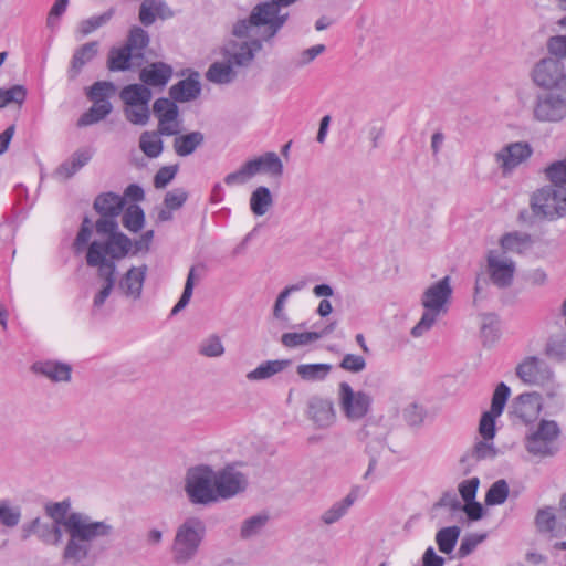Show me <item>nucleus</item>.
I'll list each match as a JSON object with an SVG mask.
<instances>
[{
  "label": "nucleus",
  "instance_id": "412c9836",
  "mask_svg": "<svg viewBox=\"0 0 566 566\" xmlns=\"http://www.w3.org/2000/svg\"><path fill=\"white\" fill-rule=\"evenodd\" d=\"M200 94L201 83L197 71H192L187 78L178 81L169 88L170 98L178 103L191 102Z\"/></svg>",
  "mask_w": 566,
  "mask_h": 566
},
{
  "label": "nucleus",
  "instance_id": "aec40b11",
  "mask_svg": "<svg viewBox=\"0 0 566 566\" xmlns=\"http://www.w3.org/2000/svg\"><path fill=\"white\" fill-rule=\"evenodd\" d=\"M172 66L161 62H153L139 72L140 82L149 87H165L172 76Z\"/></svg>",
  "mask_w": 566,
  "mask_h": 566
},
{
  "label": "nucleus",
  "instance_id": "dca6fc26",
  "mask_svg": "<svg viewBox=\"0 0 566 566\" xmlns=\"http://www.w3.org/2000/svg\"><path fill=\"white\" fill-rule=\"evenodd\" d=\"M542 409V396L538 392H523L514 398L510 413L523 423H531Z\"/></svg>",
  "mask_w": 566,
  "mask_h": 566
},
{
  "label": "nucleus",
  "instance_id": "ddd939ff",
  "mask_svg": "<svg viewBox=\"0 0 566 566\" xmlns=\"http://www.w3.org/2000/svg\"><path fill=\"white\" fill-rule=\"evenodd\" d=\"M125 207V198L120 195L107 191L96 196L93 202V209L99 214L95 222V230H98L99 222L108 221L118 226L117 217Z\"/></svg>",
  "mask_w": 566,
  "mask_h": 566
},
{
  "label": "nucleus",
  "instance_id": "a18cd8bd",
  "mask_svg": "<svg viewBox=\"0 0 566 566\" xmlns=\"http://www.w3.org/2000/svg\"><path fill=\"white\" fill-rule=\"evenodd\" d=\"M27 98V88L15 84L9 88L0 87V109L10 105L21 106Z\"/></svg>",
  "mask_w": 566,
  "mask_h": 566
},
{
  "label": "nucleus",
  "instance_id": "338daca9",
  "mask_svg": "<svg viewBox=\"0 0 566 566\" xmlns=\"http://www.w3.org/2000/svg\"><path fill=\"white\" fill-rule=\"evenodd\" d=\"M500 417L499 415L492 413L491 411H485L479 423V433L482 439L486 441H492L496 434L495 420Z\"/></svg>",
  "mask_w": 566,
  "mask_h": 566
},
{
  "label": "nucleus",
  "instance_id": "c9c22d12",
  "mask_svg": "<svg viewBox=\"0 0 566 566\" xmlns=\"http://www.w3.org/2000/svg\"><path fill=\"white\" fill-rule=\"evenodd\" d=\"M532 242L531 234L518 231L507 232L500 240V244L504 251L517 253H522Z\"/></svg>",
  "mask_w": 566,
  "mask_h": 566
},
{
  "label": "nucleus",
  "instance_id": "3c124183",
  "mask_svg": "<svg viewBox=\"0 0 566 566\" xmlns=\"http://www.w3.org/2000/svg\"><path fill=\"white\" fill-rule=\"evenodd\" d=\"M556 515L552 506L539 509L535 516V525L541 533H554L556 527Z\"/></svg>",
  "mask_w": 566,
  "mask_h": 566
},
{
  "label": "nucleus",
  "instance_id": "4468645a",
  "mask_svg": "<svg viewBox=\"0 0 566 566\" xmlns=\"http://www.w3.org/2000/svg\"><path fill=\"white\" fill-rule=\"evenodd\" d=\"M532 154L533 149L528 143L516 142L505 145L496 153L495 159L503 174L506 175L527 160Z\"/></svg>",
  "mask_w": 566,
  "mask_h": 566
},
{
  "label": "nucleus",
  "instance_id": "20e7f679",
  "mask_svg": "<svg viewBox=\"0 0 566 566\" xmlns=\"http://www.w3.org/2000/svg\"><path fill=\"white\" fill-rule=\"evenodd\" d=\"M216 471L208 464H198L187 470L185 492L193 505L208 506L217 503Z\"/></svg>",
  "mask_w": 566,
  "mask_h": 566
},
{
  "label": "nucleus",
  "instance_id": "a211bd4d",
  "mask_svg": "<svg viewBox=\"0 0 566 566\" xmlns=\"http://www.w3.org/2000/svg\"><path fill=\"white\" fill-rule=\"evenodd\" d=\"M378 428V423L373 419H367L358 432L359 439L366 440L370 437H374L373 441H369L366 446V451L369 454V463L368 469L364 474V479H367L371 472L375 470L378 462V453L386 444V437L381 432L377 434L374 429Z\"/></svg>",
  "mask_w": 566,
  "mask_h": 566
},
{
  "label": "nucleus",
  "instance_id": "7c9ffc66",
  "mask_svg": "<svg viewBox=\"0 0 566 566\" xmlns=\"http://www.w3.org/2000/svg\"><path fill=\"white\" fill-rule=\"evenodd\" d=\"M237 72L228 57H224L223 62H213L206 72V78L214 84H229L233 82Z\"/></svg>",
  "mask_w": 566,
  "mask_h": 566
},
{
  "label": "nucleus",
  "instance_id": "6ab92c4d",
  "mask_svg": "<svg viewBox=\"0 0 566 566\" xmlns=\"http://www.w3.org/2000/svg\"><path fill=\"white\" fill-rule=\"evenodd\" d=\"M147 271V264H142L140 266H132L119 280L118 287L127 297L139 300L142 297Z\"/></svg>",
  "mask_w": 566,
  "mask_h": 566
},
{
  "label": "nucleus",
  "instance_id": "a878e982",
  "mask_svg": "<svg viewBox=\"0 0 566 566\" xmlns=\"http://www.w3.org/2000/svg\"><path fill=\"white\" fill-rule=\"evenodd\" d=\"M98 42H87L74 51L71 64L67 71L69 77L74 80L81 73L82 69L91 62L98 53Z\"/></svg>",
  "mask_w": 566,
  "mask_h": 566
},
{
  "label": "nucleus",
  "instance_id": "2eb2a0df",
  "mask_svg": "<svg viewBox=\"0 0 566 566\" xmlns=\"http://www.w3.org/2000/svg\"><path fill=\"white\" fill-rule=\"evenodd\" d=\"M306 415L318 429L329 428L336 420L333 400L319 396H313L308 399Z\"/></svg>",
  "mask_w": 566,
  "mask_h": 566
},
{
  "label": "nucleus",
  "instance_id": "09e8293b",
  "mask_svg": "<svg viewBox=\"0 0 566 566\" xmlns=\"http://www.w3.org/2000/svg\"><path fill=\"white\" fill-rule=\"evenodd\" d=\"M544 354L557 361L566 360V337L560 335L551 336L545 344Z\"/></svg>",
  "mask_w": 566,
  "mask_h": 566
},
{
  "label": "nucleus",
  "instance_id": "f03ea898",
  "mask_svg": "<svg viewBox=\"0 0 566 566\" xmlns=\"http://www.w3.org/2000/svg\"><path fill=\"white\" fill-rule=\"evenodd\" d=\"M281 8H266L255 6L250 15L238 20L232 28V34L237 38H247L253 28H263L260 35L264 42H270L289 20V13H280Z\"/></svg>",
  "mask_w": 566,
  "mask_h": 566
},
{
  "label": "nucleus",
  "instance_id": "0eeeda50",
  "mask_svg": "<svg viewBox=\"0 0 566 566\" xmlns=\"http://www.w3.org/2000/svg\"><path fill=\"white\" fill-rule=\"evenodd\" d=\"M534 118L543 123H558L566 117V91L546 90L536 95Z\"/></svg>",
  "mask_w": 566,
  "mask_h": 566
},
{
  "label": "nucleus",
  "instance_id": "a19ab883",
  "mask_svg": "<svg viewBox=\"0 0 566 566\" xmlns=\"http://www.w3.org/2000/svg\"><path fill=\"white\" fill-rule=\"evenodd\" d=\"M332 365L318 363V364H301L296 368L297 375L306 381H319L324 380L329 371Z\"/></svg>",
  "mask_w": 566,
  "mask_h": 566
},
{
  "label": "nucleus",
  "instance_id": "864d4df0",
  "mask_svg": "<svg viewBox=\"0 0 566 566\" xmlns=\"http://www.w3.org/2000/svg\"><path fill=\"white\" fill-rule=\"evenodd\" d=\"M511 395V389L505 382H500L492 396L491 408L489 411L501 416Z\"/></svg>",
  "mask_w": 566,
  "mask_h": 566
},
{
  "label": "nucleus",
  "instance_id": "f3484780",
  "mask_svg": "<svg viewBox=\"0 0 566 566\" xmlns=\"http://www.w3.org/2000/svg\"><path fill=\"white\" fill-rule=\"evenodd\" d=\"M450 276L446 275L431 284L422 294L421 304L424 308L447 312V304L452 296Z\"/></svg>",
  "mask_w": 566,
  "mask_h": 566
},
{
  "label": "nucleus",
  "instance_id": "1a4fd4ad",
  "mask_svg": "<svg viewBox=\"0 0 566 566\" xmlns=\"http://www.w3.org/2000/svg\"><path fill=\"white\" fill-rule=\"evenodd\" d=\"M338 394L340 409L348 420H360L369 412L373 399L365 391H354L348 382L343 381Z\"/></svg>",
  "mask_w": 566,
  "mask_h": 566
},
{
  "label": "nucleus",
  "instance_id": "6e6552de",
  "mask_svg": "<svg viewBox=\"0 0 566 566\" xmlns=\"http://www.w3.org/2000/svg\"><path fill=\"white\" fill-rule=\"evenodd\" d=\"M532 78L537 86L546 90H565L566 73L564 64L555 57H544L539 60L533 71Z\"/></svg>",
  "mask_w": 566,
  "mask_h": 566
},
{
  "label": "nucleus",
  "instance_id": "b1692460",
  "mask_svg": "<svg viewBox=\"0 0 566 566\" xmlns=\"http://www.w3.org/2000/svg\"><path fill=\"white\" fill-rule=\"evenodd\" d=\"M264 40L260 35L256 39H252L247 42H242L238 50L231 53L228 49H224L222 54L223 57H228L232 65L247 66L254 59L255 54L262 50V43Z\"/></svg>",
  "mask_w": 566,
  "mask_h": 566
},
{
  "label": "nucleus",
  "instance_id": "4d7b16f0",
  "mask_svg": "<svg viewBox=\"0 0 566 566\" xmlns=\"http://www.w3.org/2000/svg\"><path fill=\"white\" fill-rule=\"evenodd\" d=\"M403 419L410 427H420L427 416V409L417 402L408 405L402 412Z\"/></svg>",
  "mask_w": 566,
  "mask_h": 566
},
{
  "label": "nucleus",
  "instance_id": "5fc2aeb1",
  "mask_svg": "<svg viewBox=\"0 0 566 566\" xmlns=\"http://www.w3.org/2000/svg\"><path fill=\"white\" fill-rule=\"evenodd\" d=\"M193 286H195V266H191L189 270V273L187 275V280L184 286V291L181 293L180 298L175 304V306L171 310L170 315H177L180 311H182L190 302V298L193 293Z\"/></svg>",
  "mask_w": 566,
  "mask_h": 566
},
{
  "label": "nucleus",
  "instance_id": "ea45409f",
  "mask_svg": "<svg viewBox=\"0 0 566 566\" xmlns=\"http://www.w3.org/2000/svg\"><path fill=\"white\" fill-rule=\"evenodd\" d=\"M461 528L457 525L443 527L436 534V543L438 548L443 554L453 552L459 539Z\"/></svg>",
  "mask_w": 566,
  "mask_h": 566
},
{
  "label": "nucleus",
  "instance_id": "f8f14e48",
  "mask_svg": "<svg viewBox=\"0 0 566 566\" xmlns=\"http://www.w3.org/2000/svg\"><path fill=\"white\" fill-rule=\"evenodd\" d=\"M178 102L172 98L159 97L153 104V113L158 118L159 134L164 136L178 135Z\"/></svg>",
  "mask_w": 566,
  "mask_h": 566
},
{
  "label": "nucleus",
  "instance_id": "393cba45",
  "mask_svg": "<svg viewBox=\"0 0 566 566\" xmlns=\"http://www.w3.org/2000/svg\"><path fill=\"white\" fill-rule=\"evenodd\" d=\"M144 59V53H133L125 44L120 48H112L108 52L107 67L111 72L129 71L133 61Z\"/></svg>",
  "mask_w": 566,
  "mask_h": 566
},
{
  "label": "nucleus",
  "instance_id": "473e14b6",
  "mask_svg": "<svg viewBox=\"0 0 566 566\" xmlns=\"http://www.w3.org/2000/svg\"><path fill=\"white\" fill-rule=\"evenodd\" d=\"M292 364L291 359L266 360L260 364L255 369L247 374V378L251 381L265 380L270 377L283 371Z\"/></svg>",
  "mask_w": 566,
  "mask_h": 566
},
{
  "label": "nucleus",
  "instance_id": "6e6d98bb",
  "mask_svg": "<svg viewBox=\"0 0 566 566\" xmlns=\"http://www.w3.org/2000/svg\"><path fill=\"white\" fill-rule=\"evenodd\" d=\"M559 434L560 429L557 422L554 420L545 419L541 420L537 430L531 433V436L541 438L542 440H546L551 443H554Z\"/></svg>",
  "mask_w": 566,
  "mask_h": 566
},
{
  "label": "nucleus",
  "instance_id": "7ed1b4c3",
  "mask_svg": "<svg viewBox=\"0 0 566 566\" xmlns=\"http://www.w3.org/2000/svg\"><path fill=\"white\" fill-rule=\"evenodd\" d=\"M206 536V525L199 517H189L178 527L172 543V558L178 565L192 560Z\"/></svg>",
  "mask_w": 566,
  "mask_h": 566
},
{
  "label": "nucleus",
  "instance_id": "5701e85b",
  "mask_svg": "<svg viewBox=\"0 0 566 566\" xmlns=\"http://www.w3.org/2000/svg\"><path fill=\"white\" fill-rule=\"evenodd\" d=\"M488 270L493 284L500 289L509 287L514 277L515 265L513 262L497 260L490 252L488 256Z\"/></svg>",
  "mask_w": 566,
  "mask_h": 566
},
{
  "label": "nucleus",
  "instance_id": "79ce46f5",
  "mask_svg": "<svg viewBox=\"0 0 566 566\" xmlns=\"http://www.w3.org/2000/svg\"><path fill=\"white\" fill-rule=\"evenodd\" d=\"M269 518L270 517L266 513H261L244 520L240 528L241 539H250L261 534L262 530L268 524Z\"/></svg>",
  "mask_w": 566,
  "mask_h": 566
},
{
  "label": "nucleus",
  "instance_id": "8fccbe9b",
  "mask_svg": "<svg viewBox=\"0 0 566 566\" xmlns=\"http://www.w3.org/2000/svg\"><path fill=\"white\" fill-rule=\"evenodd\" d=\"M114 14L115 9L109 8L102 14L93 15L88 19L81 21L78 30L82 33V35H88L90 33L106 24L113 18Z\"/></svg>",
  "mask_w": 566,
  "mask_h": 566
},
{
  "label": "nucleus",
  "instance_id": "c85d7f7f",
  "mask_svg": "<svg viewBox=\"0 0 566 566\" xmlns=\"http://www.w3.org/2000/svg\"><path fill=\"white\" fill-rule=\"evenodd\" d=\"M205 143V135L199 130L190 132L184 135H178L174 139V150L180 157H188L192 155L197 148Z\"/></svg>",
  "mask_w": 566,
  "mask_h": 566
},
{
  "label": "nucleus",
  "instance_id": "69168bd1",
  "mask_svg": "<svg viewBox=\"0 0 566 566\" xmlns=\"http://www.w3.org/2000/svg\"><path fill=\"white\" fill-rule=\"evenodd\" d=\"M254 166L255 165H249L248 161L244 163L238 170L230 172L224 177V184L227 186L245 184L254 176L253 170L256 168Z\"/></svg>",
  "mask_w": 566,
  "mask_h": 566
},
{
  "label": "nucleus",
  "instance_id": "de8ad7c7",
  "mask_svg": "<svg viewBox=\"0 0 566 566\" xmlns=\"http://www.w3.org/2000/svg\"><path fill=\"white\" fill-rule=\"evenodd\" d=\"M319 338L321 334H317V332L284 333L281 337V343L287 348H295L305 346Z\"/></svg>",
  "mask_w": 566,
  "mask_h": 566
},
{
  "label": "nucleus",
  "instance_id": "0e129e2a",
  "mask_svg": "<svg viewBox=\"0 0 566 566\" xmlns=\"http://www.w3.org/2000/svg\"><path fill=\"white\" fill-rule=\"evenodd\" d=\"M115 86L112 82H95L87 91V97L93 103L101 104L108 101V95L114 92Z\"/></svg>",
  "mask_w": 566,
  "mask_h": 566
},
{
  "label": "nucleus",
  "instance_id": "cd10ccee",
  "mask_svg": "<svg viewBox=\"0 0 566 566\" xmlns=\"http://www.w3.org/2000/svg\"><path fill=\"white\" fill-rule=\"evenodd\" d=\"M120 99L126 106H146L151 101V90L143 83H134L124 86L119 93Z\"/></svg>",
  "mask_w": 566,
  "mask_h": 566
},
{
  "label": "nucleus",
  "instance_id": "9b49d317",
  "mask_svg": "<svg viewBox=\"0 0 566 566\" xmlns=\"http://www.w3.org/2000/svg\"><path fill=\"white\" fill-rule=\"evenodd\" d=\"M216 495L217 503L221 500H229L243 492L247 486L244 475L231 467L216 471Z\"/></svg>",
  "mask_w": 566,
  "mask_h": 566
},
{
  "label": "nucleus",
  "instance_id": "49530a36",
  "mask_svg": "<svg viewBox=\"0 0 566 566\" xmlns=\"http://www.w3.org/2000/svg\"><path fill=\"white\" fill-rule=\"evenodd\" d=\"M509 493L507 482L504 479H500L489 488L484 502L488 506L501 505L506 501Z\"/></svg>",
  "mask_w": 566,
  "mask_h": 566
},
{
  "label": "nucleus",
  "instance_id": "f704fd0d",
  "mask_svg": "<svg viewBox=\"0 0 566 566\" xmlns=\"http://www.w3.org/2000/svg\"><path fill=\"white\" fill-rule=\"evenodd\" d=\"M273 205V196L265 186L256 187L250 197V210L256 216H264Z\"/></svg>",
  "mask_w": 566,
  "mask_h": 566
},
{
  "label": "nucleus",
  "instance_id": "2f4dec72",
  "mask_svg": "<svg viewBox=\"0 0 566 566\" xmlns=\"http://www.w3.org/2000/svg\"><path fill=\"white\" fill-rule=\"evenodd\" d=\"M480 334L484 346L495 344L501 336L500 317L495 313H483L480 315Z\"/></svg>",
  "mask_w": 566,
  "mask_h": 566
},
{
  "label": "nucleus",
  "instance_id": "680f3d73",
  "mask_svg": "<svg viewBox=\"0 0 566 566\" xmlns=\"http://www.w3.org/2000/svg\"><path fill=\"white\" fill-rule=\"evenodd\" d=\"M424 310L420 321L411 329L413 337H420L424 332L429 331L436 323L438 316L443 313V311Z\"/></svg>",
  "mask_w": 566,
  "mask_h": 566
},
{
  "label": "nucleus",
  "instance_id": "052dcab7",
  "mask_svg": "<svg viewBox=\"0 0 566 566\" xmlns=\"http://www.w3.org/2000/svg\"><path fill=\"white\" fill-rule=\"evenodd\" d=\"M545 175L547 179L555 187H564L566 185V160H558L551 164L545 169Z\"/></svg>",
  "mask_w": 566,
  "mask_h": 566
},
{
  "label": "nucleus",
  "instance_id": "4c0bfd02",
  "mask_svg": "<svg viewBox=\"0 0 566 566\" xmlns=\"http://www.w3.org/2000/svg\"><path fill=\"white\" fill-rule=\"evenodd\" d=\"M159 129L156 132H144L139 137V148L149 158H157L164 150V143Z\"/></svg>",
  "mask_w": 566,
  "mask_h": 566
},
{
  "label": "nucleus",
  "instance_id": "37998d69",
  "mask_svg": "<svg viewBox=\"0 0 566 566\" xmlns=\"http://www.w3.org/2000/svg\"><path fill=\"white\" fill-rule=\"evenodd\" d=\"M525 448L528 453L542 458L553 457L558 452V447L541 438L528 434L525 441Z\"/></svg>",
  "mask_w": 566,
  "mask_h": 566
},
{
  "label": "nucleus",
  "instance_id": "603ef678",
  "mask_svg": "<svg viewBox=\"0 0 566 566\" xmlns=\"http://www.w3.org/2000/svg\"><path fill=\"white\" fill-rule=\"evenodd\" d=\"M119 259H112L107 254L87 250L86 252V264L91 268H95L97 265H102L107 272L116 276V261Z\"/></svg>",
  "mask_w": 566,
  "mask_h": 566
},
{
  "label": "nucleus",
  "instance_id": "4be33fe9",
  "mask_svg": "<svg viewBox=\"0 0 566 566\" xmlns=\"http://www.w3.org/2000/svg\"><path fill=\"white\" fill-rule=\"evenodd\" d=\"M499 454V450L494 447L493 442L481 440L478 441L473 448L464 453L460 462L465 465L464 474L471 472L472 468L480 461L494 460Z\"/></svg>",
  "mask_w": 566,
  "mask_h": 566
},
{
  "label": "nucleus",
  "instance_id": "bb28decb",
  "mask_svg": "<svg viewBox=\"0 0 566 566\" xmlns=\"http://www.w3.org/2000/svg\"><path fill=\"white\" fill-rule=\"evenodd\" d=\"M72 366L59 360L38 361V374L53 382H69L72 378Z\"/></svg>",
  "mask_w": 566,
  "mask_h": 566
},
{
  "label": "nucleus",
  "instance_id": "9d476101",
  "mask_svg": "<svg viewBox=\"0 0 566 566\" xmlns=\"http://www.w3.org/2000/svg\"><path fill=\"white\" fill-rule=\"evenodd\" d=\"M517 377L527 385L543 386L551 381L554 374L548 364L537 357L527 356L516 366Z\"/></svg>",
  "mask_w": 566,
  "mask_h": 566
},
{
  "label": "nucleus",
  "instance_id": "423d86ee",
  "mask_svg": "<svg viewBox=\"0 0 566 566\" xmlns=\"http://www.w3.org/2000/svg\"><path fill=\"white\" fill-rule=\"evenodd\" d=\"M99 237H106L105 240H94L90 243L87 250L97 251L107 254L112 259L126 258L133 248V241L124 232L119 231V226L113 222H99L98 230H95Z\"/></svg>",
  "mask_w": 566,
  "mask_h": 566
},
{
  "label": "nucleus",
  "instance_id": "72a5a7b5",
  "mask_svg": "<svg viewBox=\"0 0 566 566\" xmlns=\"http://www.w3.org/2000/svg\"><path fill=\"white\" fill-rule=\"evenodd\" d=\"M249 165H255L256 167L253 170V175L255 176L259 172H269L274 177L282 176L283 174V164L276 153L269 151L263 156L256 157L254 159L248 160Z\"/></svg>",
  "mask_w": 566,
  "mask_h": 566
},
{
  "label": "nucleus",
  "instance_id": "774afa93",
  "mask_svg": "<svg viewBox=\"0 0 566 566\" xmlns=\"http://www.w3.org/2000/svg\"><path fill=\"white\" fill-rule=\"evenodd\" d=\"M547 51L552 57L566 59V35H554L547 40Z\"/></svg>",
  "mask_w": 566,
  "mask_h": 566
},
{
  "label": "nucleus",
  "instance_id": "e433bc0d",
  "mask_svg": "<svg viewBox=\"0 0 566 566\" xmlns=\"http://www.w3.org/2000/svg\"><path fill=\"white\" fill-rule=\"evenodd\" d=\"M145 221V211L137 203L129 205L122 218L123 226L133 233L139 232L144 228Z\"/></svg>",
  "mask_w": 566,
  "mask_h": 566
},
{
  "label": "nucleus",
  "instance_id": "bf43d9fd",
  "mask_svg": "<svg viewBox=\"0 0 566 566\" xmlns=\"http://www.w3.org/2000/svg\"><path fill=\"white\" fill-rule=\"evenodd\" d=\"M20 510L10 504L9 501L0 502V523L7 527H14L20 522Z\"/></svg>",
  "mask_w": 566,
  "mask_h": 566
},
{
  "label": "nucleus",
  "instance_id": "f257e3e1",
  "mask_svg": "<svg viewBox=\"0 0 566 566\" xmlns=\"http://www.w3.org/2000/svg\"><path fill=\"white\" fill-rule=\"evenodd\" d=\"M70 501L50 503L45 505L46 514L53 520V533L56 541L62 537L61 527H64L69 539L62 552V562L67 566H95L98 553L93 542L99 537L113 534V526L105 521H94L90 515L81 512L69 513Z\"/></svg>",
  "mask_w": 566,
  "mask_h": 566
},
{
  "label": "nucleus",
  "instance_id": "c756f323",
  "mask_svg": "<svg viewBox=\"0 0 566 566\" xmlns=\"http://www.w3.org/2000/svg\"><path fill=\"white\" fill-rule=\"evenodd\" d=\"M93 157V151L88 148L78 149L72 156L62 163L57 168V174L69 179L73 177L81 168L88 164Z\"/></svg>",
  "mask_w": 566,
  "mask_h": 566
},
{
  "label": "nucleus",
  "instance_id": "13d9d810",
  "mask_svg": "<svg viewBox=\"0 0 566 566\" xmlns=\"http://www.w3.org/2000/svg\"><path fill=\"white\" fill-rule=\"evenodd\" d=\"M349 507L350 500L343 499L342 501L334 503L327 511L323 513L322 521L327 525L334 524L347 513Z\"/></svg>",
  "mask_w": 566,
  "mask_h": 566
},
{
  "label": "nucleus",
  "instance_id": "c03bdc74",
  "mask_svg": "<svg viewBox=\"0 0 566 566\" xmlns=\"http://www.w3.org/2000/svg\"><path fill=\"white\" fill-rule=\"evenodd\" d=\"M150 38L146 30L142 27L134 25L130 28L125 45L133 53H144V50L149 45Z\"/></svg>",
  "mask_w": 566,
  "mask_h": 566
},
{
  "label": "nucleus",
  "instance_id": "39448f33",
  "mask_svg": "<svg viewBox=\"0 0 566 566\" xmlns=\"http://www.w3.org/2000/svg\"><path fill=\"white\" fill-rule=\"evenodd\" d=\"M530 207L534 217L556 220L566 216V188L544 186L531 196Z\"/></svg>",
  "mask_w": 566,
  "mask_h": 566
},
{
  "label": "nucleus",
  "instance_id": "58836bf2",
  "mask_svg": "<svg viewBox=\"0 0 566 566\" xmlns=\"http://www.w3.org/2000/svg\"><path fill=\"white\" fill-rule=\"evenodd\" d=\"M112 104L109 101H103V103H94L92 107L81 115L77 120L78 127H85L98 123L104 119L112 112Z\"/></svg>",
  "mask_w": 566,
  "mask_h": 566
},
{
  "label": "nucleus",
  "instance_id": "e2e57ef3",
  "mask_svg": "<svg viewBox=\"0 0 566 566\" xmlns=\"http://www.w3.org/2000/svg\"><path fill=\"white\" fill-rule=\"evenodd\" d=\"M126 119L134 124L145 126L150 118L149 105L146 106H126L124 109Z\"/></svg>",
  "mask_w": 566,
  "mask_h": 566
}]
</instances>
